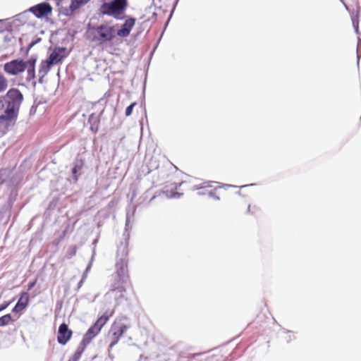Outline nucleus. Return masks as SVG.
<instances>
[{"label":"nucleus","mask_w":361,"mask_h":361,"mask_svg":"<svg viewBox=\"0 0 361 361\" xmlns=\"http://www.w3.org/2000/svg\"><path fill=\"white\" fill-rule=\"evenodd\" d=\"M136 206H129L126 212L125 230L123 234V241L118 245L117 259L116 262V275L114 281L111 284L109 290L105 294L106 301L114 300L115 307L119 305L126 300L125 293L126 286L130 283L128 269V240L130 231L132 229L134 221V215Z\"/></svg>","instance_id":"obj_1"},{"label":"nucleus","mask_w":361,"mask_h":361,"mask_svg":"<svg viewBox=\"0 0 361 361\" xmlns=\"http://www.w3.org/2000/svg\"><path fill=\"white\" fill-rule=\"evenodd\" d=\"M6 108L0 114V126L6 129L15 126L23 101V94L17 88H11L5 96L0 97Z\"/></svg>","instance_id":"obj_2"},{"label":"nucleus","mask_w":361,"mask_h":361,"mask_svg":"<svg viewBox=\"0 0 361 361\" xmlns=\"http://www.w3.org/2000/svg\"><path fill=\"white\" fill-rule=\"evenodd\" d=\"M85 37L87 40L97 44L111 42L116 37L115 27L106 24L91 25L88 24Z\"/></svg>","instance_id":"obj_3"},{"label":"nucleus","mask_w":361,"mask_h":361,"mask_svg":"<svg viewBox=\"0 0 361 361\" xmlns=\"http://www.w3.org/2000/svg\"><path fill=\"white\" fill-rule=\"evenodd\" d=\"M128 6V0H102L98 13L99 16H106L116 20H123Z\"/></svg>","instance_id":"obj_4"},{"label":"nucleus","mask_w":361,"mask_h":361,"mask_svg":"<svg viewBox=\"0 0 361 361\" xmlns=\"http://www.w3.org/2000/svg\"><path fill=\"white\" fill-rule=\"evenodd\" d=\"M4 71L8 75H17L25 71L24 60L17 59L6 62L4 65Z\"/></svg>","instance_id":"obj_5"},{"label":"nucleus","mask_w":361,"mask_h":361,"mask_svg":"<svg viewBox=\"0 0 361 361\" xmlns=\"http://www.w3.org/2000/svg\"><path fill=\"white\" fill-rule=\"evenodd\" d=\"M124 22L119 25L116 32V37L118 36L121 38L127 37L130 35V32L136 23V18L132 16H128L125 14Z\"/></svg>","instance_id":"obj_6"},{"label":"nucleus","mask_w":361,"mask_h":361,"mask_svg":"<svg viewBox=\"0 0 361 361\" xmlns=\"http://www.w3.org/2000/svg\"><path fill=\"white\" fill-rule=\"evenodd\" d=\"M129 326L124 324H116L112 326L110 333L111 341L109 345V350H111L113 347L117 344L120 338L128 329Z\"/></svg>","instance_id":"obj_7"},{"label":"nucleus","mask_w":361,"mask_h":361,"mask_svg":"<svg viewBox=\"0 0 361 361\" xmlns=\"http://www.w3.org/2000/svg\"><path fill=\"white\" fill-rule=\"evenodd\" d=\"M69 54L66 47H56L50 53L47 59L54 66L66 58Z\"/></svg>","instance_id":"obj_8"},{"label":"nucleus","mask_w":361,"mask_h":361,"mask_svg":"<svg viewBox=\"0 0 361 361\" xmlns=\"http://www.w3.org/2000/svg\"><path fill=\"white\" fill-rule=\"evenodd\" d=\"M29 11L37 18H42L51 13L52 8L49 3L43 2L30 7Z\"/></svg>","instance_id":"obj_9"},{"label":"nucleus","mask_w":361,"mask_h":361,"mask_svg":"<svg viewBox=\"0 0 361 361\" xmlns=\"http://www.w3.org/2000/svg\"><path fill=\"white\" fill-rule=\"evenodd\" d=\"M73 332L66 323L60 324L58 330L57 341L61 345H66L71 339Z\"/></svg>","instance_id":"obj_10"},{"label":"nucleus","mask_w":361,"mask_h":361,"mask_svg":"<svg viewBox=\"0 0 361 361\" xmlns=\"http://www.w3.org/2000/svg\"><path fill=\"white\" fill-rule=\"evenodd\" d=\"M29 296L27 293L23 292L21 294L20 298L18 299L17 303L12 310L14 313H18L23 310L28 305Z\"/></svg>","instance_id":"obj_11"},{"label":"nucleus","mask_w":361,"mask_h":361,"mask_svg":"<svg viewBox=\"0 0 361 361\" xmlns=\"http://www.w3.org/2000/svg\"><path fill=\"white\" fill-rule=\"evenodd\" d=\"M113 311L109 312L106 311L101 317H99L97 320L92 324V326L97 327L99 331H101L102 327L106 324V323L109 319L110 317L113 314Z\"/></svg>","instance_id":"obj_12"},{"label":"nucleus","mask_w":361,"mask_h":361,"mask_svg":"<svg viewBox=\"0 0 361 361\" xmlns=\"http://www.w3.org/2000/svg\"><path fill=\"white\" fill-rule=\"evenodd\" d=\"M83 166V162L82 160H77L71 169L72 178L74 183H76L78 180L79 176L82 173V169Z\"/></svg>","instance_id":"obj_13"},{"label":"nucleus","mask_w":361,"mask_h":361,"mask_svg":"<svg viewBox=\"0 0 361 361\" xmlns=\"http://www.w3.org/2000/svg\"><path fill=\"white\" fill-rule=\"evenodd\" d=\"M100 332L98 329L94 326H91L82 338V341L86 343L90 344L93 338H94Z\"/></svg>","instance_id":"obj_14"},{"label":"nucleus","mask_w":361,"mask_h":361,"mask_svg":"<svg viewBox=\"0 0 361 361\" xmlns=\"http://www.w3.org/2000/svg\"><path fill=\"white\" fill-rule=\"evenodd\" d=\"M359 16H360V8L357 7L356 9H353L352 13L350 15L352 24L353 26V28L355 30V33L359 36L360 35V31H359ZM358 40L360 39V37H358Z\"/></svg>","instance_id":"obj_15"},{"label":"nucleus","mask_w":361,"mask_h":361,"mask_svg":"<svg viewBox=\"0 0 361 361\" xmlns=\"http://www.w3.org/2000/svg\"><path fill=\"white\" fill-rule=\"evenodd\" d=\"M88 123L90 124L91 131L96 133L99 129V117L94 114H90L88 118Z\"/></svg>","instance_id":"obj_16"},{"label":"nucleus","mask_w":361,"mask_h":361,"mask_svg":"<svg viewBox=\"0 0 361 361\" xmlns=\"http://www.w3.org/2000/svg\"><path fill=\"white\" fill-rule=\"evenodd\" d=\"M53 66L47 59L43 60L39 65V74L43 73V75H46Z\"/></svg>","instance_id":"obj_17"},{"label":"nucleus","mask_w":361,"mask_h":361,"mask_svg":"<svg viewBox=\"0 0 361 361\" xmlns=\"http://www.w3.org/2000/svg\"><path fill=\"white\" fill-rule=\"evenodd\" d=\"M90 1V0H71L69 9L71 12H73L88 3Z\"/></svg>","instance_id":"obj_18"},{"label":"nucleus","mask_w":361,"mask_h":361,"mask_svg":"<svg viewBox=\"0 0 361 361\" xmlns=\"http://www.w3.org/2000/svg\"><path fill=\"white\" fill-rule=\"evenodd\" d=\"M27 68V71L26 80L27 82L32 81V85L33 87H35L36 83H37L36 81L35 80V68Z\"/></svg>","instance_id":"obj_19"},{"label":"nucleus","mask_w":361,"mask_h":361,"mask_svg":"<svg viewBox=\"0 0 361 361\" xmlns=\"http://www.w3.org/2000/svg\"><path fill=\"white\" fill-rule=\"evenodd\" d=\"M282 333L285 334L283 338L287 343H290L292 341L296 338L295 333L292 331L283 329Z\"/></svg>","instance_id":"obj_20"},{"label":"nucleus","mask_w":361,"mask_h":361,"mask_svg":"<svg viewBox=\"0 0 361 361\" xmlns=\"http://www.w3.org/2000/svg\"><path fill=\"white\" fill-rule=\"evenodd\" d=\"M13 321V318L11 314H6L0 317V327L5 326L10 324Z\"/></svg>","instance_id":"obj_21"},{"label":"nucleus","mask_w":361,"mask_h":361,"mask_svg":"<svg viewBox=\"0 0 361 361\" xmlns=\"http://www.w3.org/2000/svg\"><path fill=\"white\" fill-rule=\"evenodd\" d=\"M213 183H216V182H214V181L203 182L202 183H201L200 185H194L193 186V190H195L204 189V188H212L213 186L212 185Z\"/></svg>","instance_id":"obj_22"},{"label":"nucleus","mask_w":361,"mask_h":361,"mask_svg":"<svg viewBox=\"0 0 361 361\" xmlns=\"http://www.w3.org/2000/svg\"><path fill=\"white\" fill-rule=\"evenodd\" d=\"M8 87V80L5 76L0 73V93L6 90Z\"/></svg>","instance_id":"obj_23"},{"label":"nucleus","mask_w":361,"mask_h":361,"mask_svg":"<svg viewBox=\"0 0 361 361\" xmlns=\"http://www.w3.org/2000/svg\"><path fill=\"white\" fill-rule=\"evenodd\" d=\"M37 62V57L32 56L27 61H24V63L25 65V69L27 68H35V64Z\"/></svg>","instance_id":"obj_24"},{"label":"nucleus","mask_w":361,"mask_h":361,"mask_svg":"<svg viewBox=\"0 0 361 361\" xmlns=\"http://www.w3.org/2000/svg\"><path fill=\"white\" fill-rule=\"evenodd\" d=\"M8 178V171L6 169H0V185L3 184Z\"/></svg>","instance_id":"obj_25"},{"label":"nucleus","mask_w":361,"mask_h":361,"mask_svg":"<svg viewBox=\"0 0 361 361\" xmlns=\"http://www.w3.org/2000/svg\"><path fill=\"white\" fill-rule=\"evenodd\" d=\"M89 344L86 343L85 341H83L82 340L81 342L80 343L79 345L78 346V348H77V350L75 351L76 352H79L81 355H82V353H84L86 347Z\"/></svg>","instance_id":"obj_26"},{"label":"nucleus","mask_w":361,"mask_h":361,"mask_svg":"<svg viewBox=\"0 0 361 361\" xmlns=\"http://www.w3.org/2000/svg\"><path fill=\"white\" fill-rule=\"evenodd\" d=\"M135 105H136V102H133V103L130 104L128 106H127V108L126 109V112H125L126 116H129L132 114L133 108Z\"/></svg>","instance_id":"obj_27"},{"label":"nucleus","mask_w":361,"mask_h":361,"mask_svg":"<svg viewBox=\"0 0 361 361\" xmlns=\"http://www.w3.org/2000/svg\"><path fill=\"white\" fill-rule=\"evenodd\" d=\"M85 281V274H83L81 279L80 280V281L78 283L77 290H78L82 287Z\"/></svg>","instance_id":"obj_28"},{"label":"nucleus","mask_w":361,"mask_h":361,"mask_svg":"<svg viewBox=\"0 0 361 361\" xmlns=\"http://www.w3.org/2000/svg\"><path fill=\"white\" fill-rule=\"evenodd\" d=\"M208 195H209V197H210L212 198H214L216 200H220V197L215 193V192H214L212 190L209 191L208 192Z\"/></svg>","instance_id":"obj_29"},{"label":"nucleus","mask_w":361,"mask_h":361,"mask_svg":"<svg viewBox=\"0 0 361 361\" xmlns=\"http://www.w3.org/2000/svg\"><path fill=\"white\" fill-rule=\"evenodd\" d=\"M183 195V193L174 192H172L171 195L169 196L171 198H180Z\"/></svg>","instance_id":"obj_30"},{"label":"nucleus","mask_w":361,"mask_h":361,"mask_svg":"<svg viewBox=\"0 0 361 361\" xmlns=\"http://www.w3.org/2000/svg\"><path fill=\"white\" fill-rule=\"evenodd\" d=\"M10 302H3L2 304L0 305V312L4 310L6 308L8 307V306L9 305Z\"/></svg>","instance_id":"obj_31"},{"label":"nucleus","mask_w":361,"mask_h":361,"mask_svg":"<svg viewBox=\"0 0 361 361\" xmlns=\"http://www.w3.org/2000/svg\"><path fill=\"white\" fill-rule=\"evenodd\" d=\"M82 355L79 352H75V353L73 355L72 357H73L75 360H77L79 361Z\"/></svg>","instance_id":"obj_32"},{"label":"nucleus","mask_w":361,"mask_h":361,"mask_svg":"<svg viewBox=\"0 0 361 361\" xmlns=\"http://www.w3.org/2000/svg\"><path fill=\"white\" fill-rule=\"evenodd\" d=\"M35 283H36V281L30 282L27 285V290H31L35 286Z\"/></svg>","instance_id":"obj_33"},{"label":"nucleus","mask_w":361,"mask_h":361,"mask_svg":"<svg viewBox=\"0 0 361 361\" xmlns=\"http://www.w3.org/2000/svg\"><path fill=\"white\" fill-rule=\"evenodd\" d=\"M36 44L35 43V42L32 40L29 44H28V47H27V53L30 51V49L34 47Z\"/></svg>","instance_id":"obj_34"},{"label":"nucleus","mask_w":361,"mask_h":361,"mask_svg":"<svg viewBox=\"0 0 361 361\" xmlns=\"http://www.w3.org/2000/svg\"><path fill=\"white\" fill-rule=\"evenodd\" d=\"M341 1L343 3V4L344 5V7L345 8V9L350 13V14L351 15V13H352V10H350L348 7V6L343 1V0H341Z\"/></svg>","instance_id":"obj_35"},{"label":"nucleus","mask_w":361,"mask_h":361,"mask_svg":"<svg viewBox=\"0 0 361 361\" xmlns=\"http://www.w3.org/2000/svg\"><path fill=\"white\" fill-rule=\"evenodd\" d=\"M39 80H38V82L39 83H43L44 80H43V78L45 75H43V73H41V74H39Z\"/></svg>","instance_id":"obj_36"},{"label":"nucleus","mask_w":361,"mask_h":361,"mask_svg":"<svg viewBox=\"0 0 361 361\" xmlns=\"http://www.w3.org/2000/svg\"><path fill=\"white\" fill-rule=\"evenodd\" d=\"M4 104L3 102V99L0 98V112L4 109Z\"/></svg>","instance_id":"obj_37"},{"label":"nucleus","mask_w":361,"mask_h":361,"mask_svg":"<svg viewBox=\"0 0 361 361\" xmlns=\"http://www.w3.org/2000/svg\"><path fill=\"white\" fill-rule=\"evenodd\" d=\"M90 268H91V264H89L88 266L87 267L85 272L83 273V274H85V278L87 277V274L88 271H90Z\"/></svg>","instance_id":"obj_38"},{"label":"nucleus","mask_w":361,"mask_h":361,"mask_svg":"<svg viewBox=\"0 0 361 361\" xmlns=\"http://www.w3.org/2000/svg\"><path fill=\"white\" fill-rule=\"evenodd\" d=\"M247 214H254V212H252L251 211V206L249 204L248 207H247V212H246Z\"/></svg>","instance_id":"obj_39"},{"label":"nucleus","mask_w":361,"mask_h":361,"mask_svg":"<svg viewBox=\"0 0 361 361\" xmlns=\"http://www.w3.org/2000/svg\"><path fill=\"white\" fill-rule=\"evenodd\" d=\"M33 41L37 44V43H39L41 41V38L40 37H37L36 39H35Z\"/></svg>","instance_id":"obj_40"},{"label":"nucleus","mask_w":361,"mask_h":361,"mask_svg":"<svg viewBox=\"0 0 361 361\" xmlns=\"http://www.w3.org/2000/svg\"><path fill=\"white\" fill-rule=\"evenodd\" d=\"M197 195H206V193L204 192L200 191L197 192Z\"/></svg>","instance_id":"obj_41"},{"label":"nucleus","mask_w":361,"mask_h":361,"mask_svg":"<svg viewBox=\"0 0 361 361\" xmlns=\"http://www.w3.org/2000/svg\"><path fill=\"white\" fill-rule=\"evenodd\" d=\"M68 361H78V360H75L73 357H71L68 360Z\"/></svg>","instance_id":"obj_42"},{"label":"nucleus","mask_w":361,"mask_h":361,"mask_svg":"<svg viewBox=\"0 0 361 361\" xmlns=\"http://www.w3.org/2000/svg\"><path fill=\"white\" fill-rule=\"evenodd\" d=\"M360 58V54L357 53V63H359Z\"/></svg>","instance_id":"obj_43"},{"label":"nucleus","mask_w":361,"mask_h":361,"mask_svg":"<svg viewBox=\"0 0 361 361\" xmlns=\"http://www.w3.org/2000/svg\"><path fill=\"white\" fill-rule=\"evenodd\" d=\"M224 187H233L231 185H224Z\"/></svg>","instance_id":"obj_44"},{"label":"nucleus","mask_w":361,"mask_h":361,"mask_svg":"<svg viewBox=\"0 0 361 361\" xmlns=\"http://www.w3.org/2000/svg\"><path fill=\"white\" fill-rule=\"evenodd\" d=\"M181 184H182V183H179V184H178V186H180ZM175 189H176V190H177V189H178V185H176Z\"/></svg>","instance_id":"obj_45"},{"label":"nucleus","mask_w":361,"mask_h":361,"mask_svg":"<svg viewBox=\"0 0 361 361\" xmlns=\"http://www.w3.org/2000/svg\"><path fill=\"white\" fill-rule=\"evenodd\" d=\"M74 254H75V250L71 251V255H74Z\"/></svg>","instance_id":"obj_46"},{"label":"nucleus","mask_w":361,"mask_h":361,"mask_svg":"<svg viewBox=\"0 0 361 361\" xmlns=\"http://www.w3.org/2000/svg\"><path fill=\"white\" fill-rule=\"evenodd\" d=\"M154 198H155V197H154V196H153V197L151 198L150 201H152V200H154Z\"/></svg>","instance_id":"obj_47"},{"label":"nucleus","mask_w":361,"mask_h":361,"mask_svg":"<svg viewBox=\"0 0 361 361\" xmlns=\"http://www.w3.org/2000/svg\"><path fill=\"white\" fill-rule=\"evenodd\" d=\"M152 1L154 2V0H152Z\"/></svg>","instance_id":"obj_48"}]
</instances>
